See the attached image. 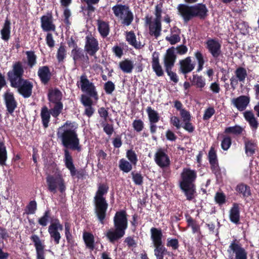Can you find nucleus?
<instances>
[{
	"instance_id": "1",
	"label": "nucleus",
	"mask_w": 259,
	"mask_h": 259,
	"mask_svg": "<svg viewBox=\"0 0 259 259\" xmlns=\"http://www.w3.org/2000/svg\"><path fill=\"white\" fill-rule=\"evenodd\" d=\"M74 122L67 120L65 123L58 129L57 135L61 140L62 144L64 147L69 148L72 150H77L79 152L81 150L79 144V139L75 131Z\"/></svg>"
},
{
	"instance_id": "2",
	"label": "nucleus",
	"mask_w": 259,
	"mask_h": 259,
	"mask_svg": "<svg viewBox=\"0 0 259 259\" xmlns=\"http://www.w3.org/2000/svg\"><path fill=\"white\" fill-rule=\"evenodd\" d=\"M197 178V171L190 167H184L180 174L179 187L184 193L188 201H191L195 197L196 185L195 183Z\"/></svg>"
},
{
	"instance_id": "3",
	"label": "nucleus",
	"mask_w": 259,
	"mask_h": 259,
	"mask_svg": "<svg viewBox=\"0 0 259 259\" xmlns=\"http://www.w3.org/2000/svg\"><path fill=\"white\" fill-rule=\"evenodd\" d=\"M114 230L109 229L106 232V237L112 243L124 236L128 227L127 214L125 210L117 211L113 218Z\"/></svg>"
},
{
	"instance_id": "4",
	"label": "nucleus",
	"mask_w": 259,
	"mask_h": 259,
	"mask_svg": "<svg viewBox=\"0 0 259 259\" xmlns=\"http://www.w3.org/2000/svg\"><path fill=\"white\" fill-rule=\"evenodd\" d=\"M109 189V187L107 183H99L94 198L95 213L102 224H104V221L106 217L108 204L105 196L107 194Z\"/></svg>"
},
{
	"instance_id": "5",
	"label": "nucleus",
	"mask_w": 259,
	"mask_h": 259,
	"mask_svg": "<svg viewBox=\"0 0 259 259\" xmlns=\"http://www.w3.org/2000/svg\"><path fill=\"white\" fill-rule=\"evenodd\" d=\"M62 98V93L58 88H51L49 90L48 100L50 103L54 104V107L51 108L52 115L54 117H57L62 111L63 108Z\"/></svg>"
},
{
	"instance_id": "6",
	"label": "nucleus",
	"mask_w": 259,
	"mask_h": 259,
	"mask_svg": "<svg viewBox=\"0 0 259 259\" xmlns=\"http://www.w3.org/2000/svg\"><path fill=\"white\" fill-rule=\"evenodd\" d=\"M114 15L121 21L123 25L129 26L134 20V15L130 7L125 5L117 4L112 8Z\"/></svg>"
},
{
	"instance_id": "7",
	"label": "nucleus",
	"mask_w": 259,
	"mask_h": 259,
	"mask_svg": "<svg viewBox=\"0 0 259 259\" xmlns=\"http://www.w3.org/2000/svg\"><path fill=\"white\" fill-rule=\"evenodd\" d=\"M76 84L78 88H80L82 92L86 93V96L96 102L99 100V95L96 86L94 83L90 82L85 74L80 76V80L77 81Z\"/></svg>"
},
{
	"instance_id": "8",
	"label": "nucleus",
	"mask_w": 259,
	"mask_h": 259,
	"mask_svg": "<svg viewBox=\"0 0 259 259\" xmlns=\"http://www.w3.org/2000/svg\"><path fill=\"white\" fill-rule=\"evenodd\" d=\"M46 182L48 190L54 194L57 192V189L61 193H63L66 190L65 181L62 175H48L46 178Z\"/></svg>"
},
{
	"instance_id": "9",
	"label": "nucleus",
	"mask_w": 259,
	"mask_h": 259,
	"mask_svg": "<svg viewBox=\"0 0 259 259\" xmlns=\"http://www.w3.org/2000/svg\"><path fill=\"white\" fill-rule=\"evenodd\" d=\"M24 73V68L23 63L18 61L14 62L12 66V69L7 73L8 79L11 87L17 85V82L24 79L23 76Z\"/></svg>"
},
{
	"instance_id": "10",
	"label": "nucleus",
	"mask_w": 259,
	"mask_h": 259,
	"mask_svg": "<svg viewBox=\"0 0 259 259\" xmlns=\"http://www.w3.org/2000/svg\"><path fill=\"white\" fill-rule=\"evenodd\" d=\"M64 162L66 167L69 170L72 178L76 177L78 179H83L86 176V171L84 169L77 170L73 163L72 156L68 149H64Z\"/></svg>"
},
{
	"instance_id": "11",
	"label": "nucleus",
	"mask_w": 259,
	"mask_h": 259,
	"mask_svg": "<svg viewBox=\"0 0 259 259\" xmlns=\"http://www.w3.org/2000/svg\"><path fill=\"white\" fill-rule=\"evenodd\" d=\"M205 48L211 54L216 63L220 61V58L223 57L221 50L222 45L217 38H208L205 42Z\"/></svg>"
},
{
	"instance_id": "12",
	"label": "nucleus",
	"mask_w": 259,
	"mask_h": 259,
	"mask_svg": "<svg viewBox=\"0 0 259 259\" xmlns=\"http://www.w3.org/2000/svg\"><path fill=\"white\" fill-rule=\"evenodd\" d=\"M227 251L229 253L232 252L235 254V258L232 255H230V259H247V251L236 239L231 242Z\"/></svg>"
},
{
	"instance_id": "13",
	"label": "nucleus",
	"mask_w": 259,
	"mask_h": 259,
	"mask_svg": "<svg viewBox=\"0 0 259 259\" xmlns=\"http://www.w3.org/2000/svg\"><path fill=\"white\" fill-rule=\"evenodd\" d=\"M63 229V225L61 224L58 218L54 219L48 227V232L55 244H58L60 243L61 236L59 231H62Z\"/></svg>"
},
{
	"instance_id": "14",
	"label": "nucleus",
	"mask_w": 259,
	"mask_h": 259,
	"mask_svg": "<svg viewBox=\"0 0 259 259\" xmlns=\"http://www.w3.org/2000/svg\"><path fill=\"white\" fill-rule=\"evenodd\" d=\"M166 152V149L160 148L157 149L154 155L155 163L162 169L169 167L170 165V160Z\"/></svg>"
},
{
	"instance_id": "15",
	"label": "nucleus",
	"mask_w": 259,
	"mask_h": 259,
	"mask_svg": "<svg viewBox=\"0 0 259 259\" xmlns=\"http://www.w3.org/2000/svg\"><path fill=\"white\" fill-rule=\"evenodd\" d=\"M17 88L18 93L24 98H29L32 93L33 87L32 83L28 79H24L17 82L16 87H12Z\"/></svg>"
},
{
	"instance_id": "16",
	"label": "nucleus",
	"mask_w": 259,
	"mask_h": 259,
	"mask_svg": "<svg viewBox=\"0 0 259 259\" xmlns=\"http://www.w3.org/2000/svg\"><path fill=\"white\" fill-rule=\"evenodd\" d=\"M71 42L74 44V48L71 51V55L75 63L80 62L81 63L89 62V58L87 54H84L83 50L78 47L75 41L71 38Z\"/></svg>"
},
{
	"instance_id": "17",
	"label": "nucleus",
	"mask_w": 259,
	"mask_h": 259,
	"mask_svg": "<svg viewBox=\"0 0 259 259\" xmlns=\"http://www.w3.org/2000/svg\"><path fill=\"white\" fill-rule=\"evenodd\" d=\"M99 49L100 47L97 39L91 35L90 36H87L85 37L84 50L89 55L94 56Z\"/></svg>"
},
{
	"instance_id": "18",
	"label": "nucleus",
	"mask_w": 259,
	"mask_h": 259,
	"mask_svg": "<svg viewBox=\"0 0 259 259\" xmlns=\"http://www.w3.org/2000/svg\"><path fill=\"white\" fill-rule=\"evenodd\" d=\"M250 97L248 96L241 95L231 100V104L239 111L246 109L250 103Z\"/></svg>"
},
{
	"instance_id": "19",
	"label": "nucleus",
	"mask_w": 259,
	"mask_h": 259,
	"mask_svg": "<svg viewBox=\"0 0 259 259\" xmlns=\"http://www.w3.org/2000/svg\"><path fill=\"white\" fill-rule=\"evenodd\" d=\"M177 9L179 15L183 18L185 22L187 23L194 18L192 6L180 4Z\"/></svg>"
},
{
	"instance_id": "20",
	"label": "nucleus",
	"mask_w": 259,
	"mask_h": 259,
	"mask_svg": "<svg viewBox=\"0 0 259 259\" xmlns=\"http://www.w3.org/2000/svg\"><path fill=\"white\" fill-rule=\"evenodd\" d=\"M4 100L7 111L12 114L17 107V102L13 93L6 92L4 94Z\"/></svg>"
},
{
	"instance_id": "21",
	"label": "nucleus",
	"mask_w": 259,
	"mask_h": 259,
	"mask_svg": "<svg viewBox=\"0 0 259 259\" xmlns=\"http://www.w3.org/2000/svg\"><path fill=\"white\" fill-rule=\"evenodd\" d=\"M80 102L85 107L83 115L87 116L88 117L92 116L95 112V109L93 107L94 105L93 100L85 95H82Z\"/></svg>"
},
{
	"instance_id": "22",
	"label": "nucleus",
	"mask_w": 259,
	"mask_h": 259,
	"mask_svg": "<svg viewBox=\"0 0 259 259\" xmlns=\"http://www.w3.org/2000/svg\"><path fill=\"white\" fill-rule=\"evenodd\" d=\"M41 27L45 32L55 31L56 26L53 22V16L51 13L43 15L40 18Z\"/></svg>"
},
{
	"instance_id": "23",
	"label": "nucleus",
	"mask_w": 259,
	"mask_h": 259,
	"mask_svg": "<svg viewBox=\"0 0 259 259\" xmlns=\"http://www.w3.org/2000/svg\"><path fill=\"white\" fill-rule=\"evenodd\" d=\"M31 240L33 242L36 252V259H45V245H44L39 237L33 234L30 237Z\"/></svg>"
},
{
	"instance_id": "24",
	"label": "nucleus",
	"mask_w": 259,
	"mask_h": 259,
	"mask_svg": "<svg viewBox=\"0 0 259 259\" xmlns=\"http://www.w3.org/2000/svg\"><path fill=\"white\" fill-rule=\"evenodd\" d=\"M37 75L41 83L47 84L50 81L52 74L48 66L39 67L37 71Z\"/></svg>"
},
{
	"instance_id": "25",
	"label": "nucleus",
	"mask_w": 259,
	"mask_h": 259,
	"mask_svg": "<svg viewBox=\"0 0 259 259\" xmlns=\"http://www.w3.org/2000/svg\"><path fill=\"white\" fill-rule=\"evenodd\" d=\"M243 140L245 154L247 156H253L258 148L256 141L254 139L245 137L243 138Z\"/></svg>"
},
{
	"instance_id": "26",
	"label": "nucleus",
	"mask_w": 259,
	"mask_h": 259,
	"mask_svg": "<svg viewBox=\"0 0 259 259\" xmlns=\"http://www.w3.org/2000/svg\"><path fill=\"white\" fill-rule=\"evenodd\" d=\"M175 48L172 47L166 50V54L164 57V66L165 69L172 68L177 58L175 54Z\"/></svg>"
},
{
	"instance_id": "27",
	"label": "nucleus",
	"mask_w": 259,
	"mask_h": 259,
	"mask_svg": "<svg viewBox=\"0 0 259 259\" xmlns=\"http://www.w3.org/2000/svg\"><path fill=\"white\" fill-rule=\"evenodd\" d=\"M180 67L179 71L184 75L191 72L195 68V64L192 62L190 57L180 61Z\"/></svg>"
},
{
	"instance_id": "28",
	"label": "nucleus",
	"mask_w": 259,
	"mask_h": 259,
	"mask_svg": "<svg viewBox=\"0 0 259 259\" xmlns=\"http://www.w3.org/2000/svg\"><path fill=\"white\" fill-rule=\"evenodd\" d=\"M193 12L194 17H199L200 19L204 20L208 15V10L205 4L199 3L192 6Z\"/></svg>"
},
{
	"instance_id": "29",
	"label": "nucleus",
	"mask_w": 259,
	"mask_h": 259,
	"mask_svg": "<svg viewBox=\"0 0 259 259\" xmlns=\"http://www.w3.org/2000/svg\"><path fill=\"white\" fill-rule=\"evenodd\" d=\"M159 54L154 52L152 54V67L155 74L158 76H162L164 75V72L159 63Z\"/></svg>"
},
{
	"instance_id": "30",
	"label": "nucleus",
	"mask_w": 259,
	"mask_h": 259,
	"mask_svg": "<svg viewBox=\"0 0 259 259\" xmlns=\"http://www.w3.org/2000/svg\"><path fill=\"white\" fill-rule=\"evenodd\" d=\"M243 117L245 120L249 123L250 127L256 130L259 125L257 119L255 117L254 113L251 110H247L243 112Z\"/></svg>"
},
{
	"instance_id": "31",
	"label": "nucleus",
	"mask_w": 259,
	"mask_h": 259,
	"mask_svg": "<svg viewBox=\"0 0 259 259\" xmlns=\"http://www.w3.org/2000/svg\"><path fill=\"white\" fill-rule=\"evenodd\" d=\"M237 194L243 198H246L251 196V188L247 184L240 183L235 188Z\"/></svg>"
},
{
	"instance_id": "32",
	"label": "nucleus",
	"mask_w": 259,
	"mask_h": 259,
	"mask_svg": "<svg viewBox=\"0 0 259 259\" xmlns=\"http://www.w3.org/2000/svg\"><path fill=\"white\" fill-rule=\"evenodd\" d=\"M229 218L231 222L238 224L240 221V208L238 203H234L229 211Z\"/></svg>"
},
{
	"instance_id": "33",
	"label": "nucleus",
	"mask_w": 259,
	"mask_h": 259,
	"mask_svg": "<svg viewBox=\"0 0 259 259\" xmlns=\"http://www.w3.org/2000/svg\"><path fill=\"white\" fill-rule=\"evenodd\" d=\"M151 240L153 245L163 242V234L160 228L152 227L150 229Z\"/></svg>"
},
{
	"instance_id": "34",
	"label": "nucleus",
	"mask_w": 259,
	"mask_h": 259,
	"mask_svg": "<svg viewBox=\"0 0 259 259\" xmlns=\"http://www.w3.org/2000/svg\"><path fill=\"white\" fill-rule=\"evenodd\" d=\"M1 34V38L5 41H8L11 37V21L8 18L5 20Z\"/></svg>"
},
{
	"instance_id": "35",
	"label": "nucleus",
	"mask_w": 259,
	"mask_h": 259,
	"mask_svg": "<svg viewBox=\"0 0 259 259\" xmlns=\"http://www.w3.org/2000/svg\"><path fill=\"white\" fill-rule=\"evenodd\" d=\"M153 246L154 247V255L156 259H163L164 255H169V252L164 246L163 242L154 244Z\"/></svg>"
},
{
	"instance_id": "36",
	"label": "nucleus",
	"mask_w": 259,
	"mask_h": 259,
	"mask_svg": "<svg viewBox=\"0 0 259 259\" xmlns=\"http://www.w3.org/2000/svg\"><path fill=\"white\" fill-rule=\"evenodd\" d=\"M98 31L103 38L106 37L110 32V27L108 22L102 20H97Z\"/></svg>"
},
{
	"instance_id": "37",
	"label": "nucleus",
	"mask_w": 259,
	"mask_h": 259,
	"mask_svg": "<svg viewBox=\"0 0 259 259\" xmlns=\"http://www.w3.org/2000/svg\"><path fill=\"white\" fill-rule=\"evenodd\" d=\"M191 85L195 87L200 91H202L206 85L205 79L202 75L193 73L192 79H191Z\"/></svg>"
},
{
	"instance_id": "38",
	"label": "nucleus",
	"mask_w": 259,
	"mask_h": 259,
	"mask_svg": "<svg viewBox=\"0 0 259 259\" xmlns=\"http://www.w3.org/2000/svg\"><path fill=\"white\" fill-rule=\"evenodd\" d=\"M82 237L86 247L89 248L91 251H93L95 247L94 235L90 232H84Z\"/></svg>"
},
{
	"instance_id": "39",
	"label": "nucleus",
	"mask_w": 259,
	"mask_h": 259,
	"mask_svg": "<svg viewBox=\"0 0 259 259\" xmlns=\"http://www.w3.org/2000/svg\"><path fill=\"white\" fill-rule=\"evenodd\" d=\"M51 114H52L51 109L49 110L48 107L46 106H44L41 108L40 117L43 127L45 128H46L49 126Z\"/></svg>"
},
{
	"instance_id": "40",
	"label": "nucleus",
	"mask_w": 259,
	"mask_h": 259,
	"mask_svg": "<svg viewBox=\"0 0 259 259\" xmlns=\"http://www.w3.org/2000/svg\"><path fill=\"white\" fill-rule=\"evenodd\" d=\"M71 2L72 0H60L61 6L66 7L63 11L64 22L67 26H69L71 24V22L69 21V18L71 15V11L67 7L71 4Z\"/></svg>"
},
{
	"instance_id": "41",
	"label": "nucleus",
	"mask_w": 259,
	"mask_h": 259,
	"mask_svg": "<svg viewBox=\"0 0 259 259\" xmlns=\"http://www.w3.org/2000/svg\"><path fill=\"white\" fill-rule=\"evenodd\" d=\"M149 29L150 35L154 36L155 38H157L161 34L162 30L161 22L154 21L153 24L149 26Z\"/></svg>"
},
{
	"instance_id": "42",
	"label": "nucleus",
	"mask_w": 259,
	"mask_h": 259,
	"mask_svg": "<svg viewBox=\"0 0 259 259\" xmlns=\"http://www.w3.org/2000/svg\"><path fill=\"white\" fill-rule=\"evenodd\" d=\"M51 215V210L49 209L46 210L44 212L43 215L38 219L37 222L38 224L42 227H45L48 225L50 221H51L52 223L54 219H52Z\"/></svg>"
},
{
	"instance_id": "43",
	"label": "nucleus",
	"mask_w": 259,
	"mask_h": 259,
	"mask_svg": "<svg viewBox=\"0 0 259 259\" xmlns=\"http://www.w3.org/2000/svg\"><path fill=\"white\" fill-rule=\"evenodd\" d=\"M119 67L124 73H130L134 68V64L131 60L125 59L119 62Z\"/></svg>"
},
{
	"instance_id": "44",
	"label": "nucleus",
	"mask_w": 259,
	"mask_h": 259,
	"mask_svg": "<svg viewBox=\"0 0 259 259\" xmlns=\"http://www.w3.org/2000/svg\"><path fill=\"white\" fill-rule=\"evenodd\" d=\"M244 131V128L239 125L236 124L233 126L227 127L225 129L224 133L226 134H233L236 136L241 135Z\"/></svg>"
},
{
	"instance_id": "45",
	"label": "nucleus",
	"mask_w": 259,
	"mask_h": 259,
	"mask_svg": "<svg viewBox=\"0 0 259 259\" xmlns=\"http://www.w3.org/2000/svg\"><path fill=\"white\" fill-rule=\"evenodd\" d=\"M149 122H158L160 120V116L158 113L153 109L151 107L148 106L146 109Z\"/></svg>"
},
{
	"instance_id": "46",
	"label": "nucleus",
	"mask_w": 259,
	"mask_h": 259,
	"mask_svg": "<svg viewBox=\"0 0 259 259\" xmlns=\"http://www.w3.org/2000/svg\"><path fill=\"white\" fill-rule=\"evenodd\" d=\"M133 165L130 162L124 158H122L119 161V168L120 170L125 173H128L132 170Z\"/></svg>"
},
{
	"instance_id": "47",
	"label": "nucleus",
	"mask_w": 259,
	"mask_h": 259,
	"mask_svg": "<svg viewBox=\"0 0 259 259\" xmlns=\"http://www.w3.org/2000/svg\"><path fill=\"white\" fill-rule=\"evenodd\" d=\"M234 73L236 78L239 80V81L244 83L245 78L247 76L246 69L243 67H239L236 68Z\"/></svg>"
},
{
	"instance_id": "48",
	"label": "nucleus",
	"mask_w": 259,
	"mask_h": 259,
	"mask_svg": "<svg viewBox=\"0 0 259 259\" xmlns=\"http://www.w3.org/2000/svg\"><path fill=\"white\" fill-rule=\"evenodd\" d=\"M133 182L136 185L142 186L144 183V177L140 171H132L131 173Z\"/></svg>"
},
{
	"instance_id": "49",
	"label": "nucleus",
	"mask_w": 259,
	"mask_h": 259,
	"mask_svg": "<svg viewBox=\"0 0 259 259\" xmlns=\"http://www.w3.org/2000/svg\"><path fill=\"white\" fill-rule=\"evenodd\" d=\"M65 227V235L66 238L67 242L69 244L74 243V240L73 235L71 233V225L69 222H66L64 223Z\"/></svg>"
},
{
	"instance_id": "50",
	"label": "nucleus",
	"mask_w": 259,
	"mask_h": 259,
	"mask_svg": "<svg viewBox=\"0 0 259 259\" xmlns=\"http://www.w3.org/2000/svg\"><path fill=\"white\" fill-rule=\"evenodd\" d=\"M27 60V65L30 68H32L36 64L37 57L33 51L26 52Z\"/></svg>"
},
{
	"instance_id": "51",
	"label": "nucleus",
	"mask_w": 259,
	"mask_h": 259,
	"mask_svg": "<svg viewBox=\"0 0 259 259\" xmlns=\"http://www.w3.org/2000/svg\"><path fill=\"white\" fill-rule=\"evenodd\" d=\"M232 145V138L228 135H224L221 141V148L224 151H227Z\"/></svg>"
},
{
	"instance_id": "52",
	"label": "nucleus",
	"mask_w": 259,
	"mask_h": 259,
	"mask_svg": "<svg viewBox=\"0 0 259 259\" xmlns=\"http://www.w3.org/2000/svg\"><path fill=\"white\" fill-rule=\"evenodd\" d=\"M126 157L133 165L137 164L138 159L135 151L132 149L127 150L126 152Z\"/></svg>"
},
{
	"instance_id": "53",
	"label": "nucleus",
	"mask_w": 259,
	"mask_h": 259,
	"mask_svg": "<svg viewBox=\"0 0 259 259\" xmlns=\"http://www.w3.org/2000/svg\"><path fill=\"white\" fill-rule=\"evenodd\" d=\"M208 160L209 164L219 162L217 152L213 147L211 146L208 153Z\"/></svg>"
},
{
	"instance_id": "54",
	"label": "nucleus",
	"mask_w": 259,
	"mask_h": 259,
	"mask_svg": "<svg viewBox=\"0 0 259 259\" xmlns=\"http://www.w3.org/2000/svg\"><path fill=\"white\" fill-rule=\"evenodd\" d=\"M210 164V169L212 172L215 175L216 178L217 179L222 178V172L221 168L219 166V163L218 162L212 163Z\"/></svg>"
},
{
	"instance_id": "55",
	"label": "nucleus",
	"mask_w": 259,
	"mask_h": 259,
	"mask_svg": "<svg viewBox=\"0 0 259 259\" xmlns=\"http://www.w3.org/2000/svg\"><path fill=\"white\" fill-rule=\"evenodd\" d=\"M66 51L65 47L62 45H61L57 51L56 55L57 59L59 63L63 62L64 59L66 58Z\"/></svg>"
},
{
	"instance_id": "56",
	"label": "nucleus",
	"mask_w": 259,
	"mask_h": 259,
	"mask_svg": "<svg viewBox=\"0 0 259 259\" xmlns=\"http://www.w3.org/2000/svg\"><path fill=\"white\" fill-rule=\"evenodd\" d=\"M37 209V203L35 200L30 201L26 207V213L31 214L35 213Z\"/></svg>"
},
{
	"instance_id": "57",
	"label": "nucleus",
	"mask_w": 259,
	"mask_h": 259,
	"mask_svg": "<svg viewBox=\"0 0 259 259\" xmlns=\"http://www.w3.org/2000/svg\"><path fill=\"white\" fill-rule=\"evenodd\" d=\"M166 246L168 247H171L172 250H178L180 246L178 239L171 238H167Z\"/></svg>"
},
{
	"instance_id": "58",
	"label": "nucleus",
	"mask_w": 259,
	"mask_h": 259,
	"mask_svg": "<svg viewBox=\"0 0 259 259\" xmlns=\"http://www.w3.org/2000/svg\"><path fill=\"white\" fill-rule=\"evenodd\" d=\"M133 127L135 131L138 133L141 132L144 127V123L140 119H135L132 123Z\"/></svg>"
},
{
	"instance_id": "59",
	"label": "nucleus",
	"mask_w": 259,
	"mask_h": 259,
	"mask_svg": "<svg viewBox=\"0 0 259 259\" xmlns=\"http://www.w3.org/2000/svg\"><path fill=\"white\" fill-rule=\"evenodd\" d=\"M115 84L111 81H108L104 85V89L107 94L110 95L115 90Z\"/></svg>"
},
{
	"instance_id": "60",
	"label": "nucleus",
	"mask_w": 259,
	"mask_h": 259,
	"mask_svg": "<svg viewBox=\"0 0 259 259\" xmlns=\"http://www.w3.org/2000/svg\"><path fill=\"white\" fill-rule=\"evenodd\" d=\"M7 159V152L6 147H0V165H6V161Z\"/></svg>"
},
{
	"instance_id": "61",
	"label": "nucleus",
	"mask_w": 259,
	"mask_h": 259,
	"mask_svg": "<svg viewBox=\"0 0 259 259\" xmlns=\"http://www.w3.org/2000/svg\"><path fill=\"white\" fill-rule=\"evenodd\" d=\"M126 39L130 45L136 47L137 40L136 35L133 31H130L127 33Z\"/></svg>"
},
{
	"instance_id": "62",
	"label": "nucleus",
	"mask_w": 259,
	"mask_h": 259,
	"mask_svg": "<svg viewBox=\"0 0 259 259\" xmlns=\"http://www.w3.org/2000/svg\"><path fill=\"white\" fill-rule=\"evenodd\" d=\"M166 40L168 41L170 45H175L181 40V37L179 34H174L170 36H166L165 37Z\"/></svg>"
},
{
	"instance_id": "63",
	"label": "nucleus",
	"mask_w": 259,
	"mask_h": 259,
	"mask_svg": "<svg viewBox=\"0 0 259 259\" xmlns=\"http://www.w3.org/2000/svg\"><path fill=\"white\" fill-rule=\"evenodd\" d=\"M226 196L222 192H217L215 195L214 199L215 202L219 205H222L226 202Z\"/></svg>"
},
{
	"instance_id": "64",
	"label": "nucleus",
	"mask_w": 259,
	"mask_h": 259,
	"mask_svg": "<svg viewBox=\"0 0 259 259\" xmlns=\"http://www.w3.org/2000/svg\"><path fill=\"white\" fill-rule=\"evenodd\" d=\"M215 113V110L213 107H208L205 111L203 116L204 120L209 119L211 116Z\"/></svg>"
}]
</instances>
